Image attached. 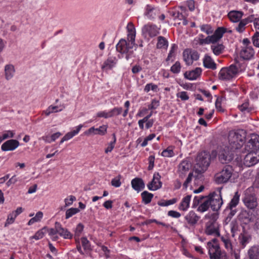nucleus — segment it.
Listing matches in <instances>:
<instances>
[{
	"label": "nucleus",
	"instance_id": "obj_58",
	"mask_svg": "<svg viewBox=\"0 0 259 259\" xmlns=\"http://www.w3.org/2000/svg\"><path fill=\"white\" fill-rule=\"evenodd\" d=\"M121 176L119 175L117 177L111 180V184L112 186L115 187H119L121 185L120 182Z\"/></svg>",
	"mask_w": 259,
	"mask_h": 259
},
{
	"label": "nucleus",
	"instance_id": "obj_41",
	"mask_svg": "<svg viewBox=\"0 0 259 259\" xmlns=\"http://www.w3.org/2000/svg\"><path fill=\"white\" fill-rule=\"evenodd\" d=\"M231 65L234 66L237 69V74L239 71H242L245 68V65L244 63H241L238 59L236 58L234 60V63Z\"/></svg>",
	"mask_w": 259,
	"mask_h": 259
},
{
	"label": "nucleus",
	"instance_id": "obj_48",
	"mask_svg": "<svg viewBox=\"0 0 259 259\" xmlns=\"http://www.w3.org/2000/svg\"><path fill=\"white\" fill-rule=\"evenodd\" d=\"M59 107L58 106H50L48 107V108L46 111V115L48 116L51 113H54V112H57L58 111H61L63 110V107L59 109Z\"/></svg>",
	"mask_w": 259,
	"mask_h": 259
},
{
	"label": "nucleus",
	"instance_id": "obj_64",
	"mask_svg": "<svg viewBox=\"0 0 259 259\" xmlns=\"http://www.w3.org/2000/svg\"><path fill=\"white\" fill-rule=\"evenodd\" d=\"M207 38L208 40L209 44H212V45L217 44V42L220 39L214 34L211 36H208Z\"/></svg>",
	"mask_w": 259,
	"mask_h": 259
},
{
	"label": "nucleus",
	"instance_id": "obj_21",
	"mask_svg": "<svg viewBox=\"0 0 259 259\" xmlns=\"http://www.w3.org/2000/svg\"><path fill=\"white\" fill-rule=\"evenodd\" d=\"M56 227L58 229V234L60 236L66 239H70L73 237V234L66 228H63L62 225L58 222L55 223Z\"/></svg>",
	"mask_w": 259,
	"mask_h": 259
},
{
	"label": "nucleus",
	"instance_id": "obj_32",
	"mask_svg": "<svg viewBox=\"0 0 259 259\" xmlns=\"http://www.w3.org/2000/svg\"><path fill=\"white\" fill-rule=\"evenodd\" d=\"M211 49L215 55L218 56L223 53L225 47L222 44H217L212 45Z\"/></svg>",
	"mask_w": 259,
	"mask_h": 259
},
{
	"label": "nucleus",
	"instance_id": "obj_38",
	"mask_svg": "<svg viewBox=\"0 0 259 259\" xmlns=\"http://www.w3.org/2000/svg\"><path fill=\"white\" fill-rule=\"evenodd\" d=\"M84 226L81 223H79L74 231V238L76 241H78L79 237L83 231Z\"/></svg>",
	"mask_w": 259,
	"mask_h": 259
},
{
	"label": "nucleus",
	"instance_id": "obj_33",
	"mask_svg": "<svg viewBox=\"0 0 259 259\" xmlns=\"http://www.w3.org/2000/svg\"><path fill=\"white\" fill-rule=\"evenodd\" d=\"M168 46V41L164 37L159 36L157 37V42L156 44V48L157 49H166Z\"/></svg>",
	"mask_w": 259,
	"mask_h": 259
},
{
	"label": "nucleus",
	"instance_id": "obj_39",
	"mask_svg": "<svg viewBox=\"0 0 259 259\" xmlns=\"http://www.w3.org/2000/svg\"><path fill=\"white\" fill-rule=\"evenodd\" d=\"M210 207L207 198L203 200L197 208V211L200 212H203L208 210Z\"/></svg>",
	"mask_w": 259,
	"mask_h": 259
},
{
	"label": "nucleus",
	"instance_id": "obj_56",
	"mask_svg": "<svg viewBox=\"0 0 259 259\" xmlns=\"http://www.w3.org/2000/svg\"><path fill=\"white\" fill-rule=\"evenodd\" d=\"M231 232L232 236L234 237L235 232L238 230V225L236 221H233L230 223Z\"/></svg>",
	"mask_w": 259,
	"mask_h": 259
},
{
	"label": "nucleus",
	"instance_id": "obj_20",
	"mask_svg": "<svg viewBox=\"0 0 259 259\" xmlns=\"http://www.w3.org/2000/svg\"><path fill=\"white\" fill-rule=\"evenodd\" d=\"M254 215L247 210H243L239 214V220L244 224L247 225L253 222Z\"/></svg>",
	"mask_w": 259,
	"mask_h": 259
},
{
	"label": "nucleus",
	"instance_id": "obj_3",
	"mask_svg": "<svg viewBox=\"0 0 259 259\" xmlns=\"http://www.w3.org/2000/svg\"><path fill=\"white\" fill-rule=\"evenodd\" d=\"M210 162V156L205 151L200 152L196 158V163L194 166V171L198 174L203 173L209 166Z\"/></svg>",
	"mask_w": 259,
	"mask_h": 259
},
{
	"label": "nucleus",
	"instance_id": "obj_1",
	"mask_svg": "<svg viewBox=\"0 0 259 259\" xmlns=\"http://www.w3.org/2000/svg\"><path fill=\"white\" fill-rule=\"evenodd\" d=\"M246 133L243 130L231 131L228 135L230 146L232 149H239L244 144Z\"/></svg>",
	"mask_w": 259,
	"mask_h": 259
},
{
	"label": "nucleus",
	"instance_id": "obj_15",
	"mask_svg": "<svg viewBox=\"0 0 259 259\" xmlns=\"http://www.w3.org/2000/svg\"><path fill=\"white\" fill-rule=\"evenodd\" d=\"M160 178L161 176L159 172H154L151 182L147 185L149 190L155 191L161 188L162 183L160 181Z\"/></svg>",
	"mask_w": 259,
	"mask_h": 259
},
{
	"label": "nucleus",
	"instance_id": "obj_47",
	"mask_svg": "<svg viewBox=\"0 0 259 259\" xmlns=\"http://www.w3.org/2000/svg\"><path fill=\"white\" fill-rule=\"evenodd\" d=\"M181 65L179 61H176L175 63L171 67L170 71L173 73L178 74L180 72Z\"/></svg>",
	"mask_w": 259,
	"mask_h": 259
},
{
	"label": "nucleus",
	"instance_id": "obj_57",
	"mask_svg": "<svg viewBox=\"0 0 259 259\" xmlns=\"http://www.w3.org/2000/svg\"><path fill=\"white\" fill-rule=\"evenodd\" d=\"M252 43L254 46L259 48V32L256 31L252 37Z\"/></svg>",
	"mask_w": 259,
	"mask_h": 259
},
{
	"label": "nucleus",
	"instance_id": "obj_14",
	"mask_svg": "<svg viewBox=\"0 0 259 259\" xmlns=\"http://www.w3.org/2000/svg\"><path fill=\"white\" fill-rule=\"evenodd\" d=\"M242 201L246 207L250 209H254L257 206V199L253 194L245 193Z\"/></svg>",
	"mask_w": 259,
	"mask_h": 259
},
{
	"label": "nucleus",
	"instance_id": "obj_34",
	"mask_svg": "<svg viewBox=\"0 0 259 259\" xmlns=\"http://www.w3.org/2000/svg\"><path fill=\"white\" fill-rule=\"evenodd\" d=\"M141 197L142 198V202L144 204H147L151 201L153 197V194L147 191H145L141 193Z\"/></svg>",
	"mask_w": 259,
	"mask_h": 259
},
{
	"label": "nucleus",
	"instance_id": "obj_10",
	"mask_svg": "<svg viewBox=\"0 0 259 259\" xmlns=\"http://www.w3.org/2000/svg\"><path fill=\"white\" fill-rule=\"evenodd\" d=\"M245 150L248 152H259V136L253 134L245 145Z\"/></svg>",
	"mask_w": 259,
	"mask_h": 259
},
{
	"label": "nucleus",
	"instance_id": "obj_42",
	"mask_svg": "<svg viewBox=\"0 0 259 259\" xmlns=\"http://www.w3.org/2000/svg\"><path fill=\"white\" fill-rule=\"evenodd\" d=\"M122 108L121 107H115L109 111L110 118L118 116L122 112Z\"/></svg>",
	"mask_w": 259,
	"mask_h": 259
},
{
	"label": "nucleus",
	"instance_id": "obj_63",
	"mask_svg": "<svg viewBox=\"0 0 259 259\" xmlns=\"http://www.w3.org/2000/svg\"><path fill=\"white\" fill-rule=\"evenodd\" d=\"M126 29L128 31V34L136 33L135 27L132 22H130L128 23L126 26Z\"/></svg>",
	"mask_w": 259,
	"mask_h": 259
},
{
	"label": "nucleus",
	"instance_id": "obj_62",
	"mask_svg": "<svg viewBox=\"0 0 259 259\" xmlns=\"http://www.w3.org/2000/svg\"><path fill=\"white\" fill-rule=\"evenodd\" d=\"M248 106H249L248 102H245L242 105H239L238 106V108H239V110L242 112L246 111L247 112H249L250 110L248 108Z\"/></svg>",
	"mask_w": 259,
	"mask_h": 259
},
{
	"label": "nucleus",
	"instance_id": "obj_9",
	"mask_svg": "<svg viewBox=\"0 0 259 259\" xmlns=\"http://www.w3.org/2000/svg\"><path fill=\"white\" fill-rule=\"evenodd\" d=\"M160 27L155 24L148 23L145 24L142 29V32L145 37L148 36L153 38L157 36L160 33Z\"/></svg>",
	"mask_w": 259,
	"mask_h": 259
},
{
	"label": "nucleus",
	"instance_id": "obj_5",
	"mask_svg": "<svg viewBox=\"0 0 259 259\" xmlns=\"http://www.w3.org/2000/svg\"><path fill=\"white\" fill-rule=\"evenodd\" d=\"M222 188H218L215 191L210 193L208 195V201L210 207L214 211L219 210L223 204L221 189Z\"/></svg>",
	"mask_w": 259,
	"mask_h": 259
},
{
	"label": "nucleus",
	"instance_id": "obj_54",
	"mask_svg": "<svg viewBox=\"0 0 259 259\" xmlns=\"http://www.w3.org/2000/svg\"><path fill=\"white\" fill-rule=\"evenodd\" d=\"M174 155V151L170 147H168L166 149L164 150L162 153L161 155L164 157H172Z\"/></svg>",
	"mask_w": 259,
	"mask_h": 259
},
{
	"label": "nucleus",
	"instance_id": "obj_37",
	"mask_svg": "<svg viewBox=\"0 0 259 259\" xmlns=\"http://www.w3.org/2000/svg\"><path fill=\"white\" fill-rule=\"evenodd\" d=\"M220 237L222 241L224 243L225 248L228 250L232 251V245L229 236L227 235H225L221 236Z\"/></svg>",
	"mask_w": 259,
	"mask_h": 259
},
{
	"label": "nucleus",
	"instance_id": "obj_44",
	"mask_svg": "<svg viewBox=\"0 0 259 259\" xmlns=\"http://www.w3.org/2000/svg\"><path fill=\"white\" fill-rule=\"evenodd\" d=\"M107 125H102L99 128H95V135H99L101 136L105 135L107 133Z\"/></svg>",
	"mask_w": 259,
	"mask_h": 259
},
{
	"label": "nucleus",
	"instance_id": "obj_40",
	"mask_svg": "<svg viewBox=\"0 0 259 259\" xmlns=\"http://www.w3.org/2000/svg\"><path fill=\"white\" fill-rule=\"evenodd\" d=\"M183 57L184 61L186 62L187 65L192 64V61L191 58V54L189 50H185L183 53Z\"/></svg>",
	"mask_w": 259,
	"mask_h": 259
},
{
	"label": "nucleus",
	"instance_id": "obj_52",
	"mask_svg": "<svg viewBox=\"0 0 259 259\" xmlns=\"http://www.w3.org/2000/svg\"><path fill=\"white\" fill-rule=\"evenodd\" d=\"M227 29L226 28L221 27H218L214 32V34L217 36L219 39H221L223 34L226 32Z\"/></svg>",
	"mask_w": 259,
	"mask_h": 259
},
{
	"label": "nucleus",
	"instance_id": "obj_27",
	"mask_svg": "<svg viewBox=\"0 0 259 259\" xmlns=\"http://www.w3.org/2000/svg\"><path fill=\"white\" fill-rule=\"evenodd\" d=\"M190 166V163L188 161H182L178 168V171L180 177L183 178L186 173L189 171Z\"/></svg>",
	"mask_w": 259,
	"mask_h": 259
},
{
	"label": "nucleus",
	"instance_id": "obj_50",
	"mask_svg": "<svg viewBox=\"0 0 259 259\" xmlns=\"http://www.w3.org/2000/svg\"><path fill=\"white\" fill-rule=\"evenodd\" d=\"M200 29L202 31L205 32L207 34H210L213 33V30L212 27L208 24H204L200 26Z\"/></svg>",
	"mask_w": 259,
	"mask_h": 259
},
{
	"label": "nucleus",
	"instance_id": "obj_18",
	"mask_svg": "<svg viewBox=\"0 0 259 259\" xmlns=\"http://www.w3.org/2000/svg\"><path fill=\"white\" fill-rule=\"evenodd\" d=\"M19 145V142L16 140H9L4 143L1 149L4 151H13L16 149Z\"/></svg>",
	"mask_w": 259,
	"mask_h": 259
},
{
	"label": "nucleus",
	"instance_id": "obj_23",
	"mask_svg": "<svg viewBox=\"0 0 259 259\" xmlns=\"http://www.w3.org/2000/svg\"><path fill=\"white\" fill-rule=\"evenodd\" d=\"M200 217L193 211H190L185 217V219L188 224L191 226H194L199 220Z\"/></svg>",
	"mask_w": 259,
	"mask_h": 259
},
{
	"label": "nucleus",
	"instance_id": "obj_45",
	"mask_svg": "<svg viewBox=\"0 0 259 259\" xmlns=\"http://www.w3.org/2000/svg\"><path fill=\"white\" fill-rule=\"evenodd\" d=\"M43 213L41 211H38L36 213L35 216L31 218L28 222V225H31L35 222L39 221L42 218Z\"/></svg>",
	"mask_w": 259,
	"mask_h": 259
},
{
	"label": "nucleus",
	"instance_id": "obj_7",
	"mask_svg": "<svg viewBox=\"0 0 259 259\" xmlns=\"http://www.w3.org/2000/svg\"><path fill=\"white\" fill-rule=\"evenodd\" d=\"M240 194L238 192H236L233 198L224 210L227 217L225 219V222L228 223L231 219L235 215L237 210L236 208L239 202Z\"/></svg>",
	"mask_w": 259,
	"mask_h": 259
},
{
	"label": "nucleus",
	"instance_id": "obj_11",
	"mask_svg": "<svg viewBox=\"0 0 259 259\" xmlns=\"http://www.w3.org/2000/svg\"><path fill=\"white\" fill-rule=\"evenodd\" d=\"M219 161L222 163H228L233 160L234 154L228 147L221 149L218 153Z\"/></svg>",
	"mask_w": 259,
	"mask_h": 259
},
{
	"label": "nucleus",
	"instance_id": "obj_19",
	"mask_svg": "<svg viewBox=\"0 0 259 259\" xmlns=\"http://www.w3.org/2000/svg\"><path fill=\"white\" fill-rule=\"evenodd\" d=\"M238 239L240 246L244 248L251 241L252 236L249 232L244 230L239 235Z\"/></svg>",
	"mask_w": 259,
	"mask_h": 259
},
{
	"label": "nucleus",
	"instance_id": "obj_55",
	"mask_svg": "<svg viewBox=\"0 0 259 259\" xmlns=\"http://www.w3.org/2000/svg\"><path fill=\"white\" fill-rule=\"evenodd\" d=\"M208 198L207 196H195L194 198L193 201V206H195L198 205L199 203H202L203 201V200L206 199Z\"/></svg>",
	"mask_w": 259,
	"mask_h": 259
},
{
	"label": "nucleus",
	"instance_id": "obj_36",
	"mask_svg": "<svg viewBox=\"0 0 259 259\" xmlns=\"http://www.w3.org/2000/svg\"><path fill=\"white\" fill-rule=\"evenodd\" d=\"M47 227H44L42 229L37 231L35 234L30 237L31 239H34L36 240L42 238L45 234L47 233Z\"/></svg>",
	"mask_w": 259,
	"mask_h": 259
},
{
	"label": "nucleus",
	"instance_id": "obj_30",
	"mask_svg": "<svg viewBox=\"0 0 259 259\" xmlns=\"http://www.w3.org/2000/svg\"><path fill=\"white\" fill-rule=\"evenodd\" d=\"M82 127V125L80 124L78 126H77L75 130H73L71 131L70 132H69L67 133L61 140L60 143L62 144L64 141L69 140V139L73 138L74 136L77 135L79 131H80L81 128Z\"/></svg>",
	"mask_w": 259,
	"mask_h": 259
},
{
	"label": "nucleus",
	"instance_id": "obj_61",
	"mask_svg": "<svg viewBox=\"0 0 259 259\" xmlns=\"http://www.w3.org/2000/svg\"><path fill=\"white\" fill-rule=\"evenodd\" d=\"M148 162H149L148 170H151L153 169V168L154 166L155 156L154 155H150L148 157Z\"/></svg>",
	"mask_w": 259,
	"mask_h": 259
},
{
	"label": "nucleus",
	"instance_id": "obj_13",
	"mask_svg": "<svg viewBox=\"0 0 259 259\" xmlns=\"http://www.w3.org/2000/svg\"><path fill=\"white\" fill-rule=\"evenodd\" d=\"M160 13L158 7L151 5H147L144 12V15L150 20H153Z\"/></svg>",
	"mask_w": 259,
	"mask_h": 259
},
{
	"label": "nucleus",
	"instance_id": "obj_26",
	"mask_svg": "<svg viewBox=\"0 0 259 259\" xmlns=\"http://www.w3.org/2000/svg\"><path fill=\"white\" fill-rule=\"evenodd\" d=\"M117 60L115 57H109L102 66V69L107 71L112 69L117 63Z\"/></svg>",
	"mask_w": 259,
	"mask_h": 259
},
{
	"label": "nucleus",
	"instance_id": "obj_46",
	"mask_svg": "<svg viewBox=\"0 0 259 259\" xmlns=\"http://www.w3.org/2000/svg\"><path fill=\"white\" fill-rule=\"evenodd\" d=\"M81 242L83 249L85 251H90L92 249L90 242L86 237L81 238Z\"/></svg>",
	"mask_w": 259,
	"mask_h": 259
},
{
	"label": "nucleus",
	"instance_id": "obj_49",
	"mask_svg": "<svg viewBox=\"0 0 259 259\" xmlns=\"http://www.w3.org/2000/svg\"><path fill=\"white\" fill-rule=\"evenodd\" d=\"M239 24L236 28V30L239 33L243 32L245 30V26L247 24L245 20L242 19L239 21Z\"/></svg>",
	"mask_w": 259,
	"mask_h": 259
},
{
	"label": "nucleus",
	"instance_id": "obj_43",
	"mask_svg": "<svg viewBox=\"0 0 259 259\" xmlns=\"http://www.w3.org/2000/svg\"><path fill=\"white\" fill-rule=\"evenodd\" d=\"M79 211V209L77 208H70L67 209L65 213V219H68L73 215L76 214Z\"/></svg>",
	"mask_w": 259,
	"mask_h": 259
},
{
	"label": "nucleus",
	"instance_id": "obj_12",
	"mask_svg": "<svg viewBox=\"0 0 259 259\" xmlns=\"http://www.w3.org/2000/svg\"><path fill=\"white\" fill-rule=\"evenodd\" d=\"M259 161V152H248L243 160L244 164L247 167L254 165Z\"/></svg>",
	"mask_w": 259,
	"mask_h": 259
},
{
	"label": "nucleus",
	"instance_id": "obj_6",
	"mask_svg": "<svg viewBox=\"0 0 259 259\" xmlns=\"http://www.w3.org/2000/svg\"><path fill=\"white\" fill-rule=\"evenodd\" d=\"M234 169L230 165H225L222 170L215 174L214 177L215 182L218 184L226 183L231 178Z\"/></svg>",
	"mask_w": 259,
	"mask_h": 259
},
{
	"label": "nucleus",
	"instance_id": "obj_4",
	"mask_svg": "<svg viewBox=\"0 0 259 259\" xmlns=\"http://www.w3.org/2000/svg\"><path fill=\"white\" fill-rule=\"evenodd\" d=\"M207 246L210 259H229L226 253L221 251L217 239L213 238L209 241Z\"/></svg>",
	"mask_w": 259,
	"mask_h": 259
},
{
	"label": "nucleus",
	"instance_id": "obj_25",
	"mask_svg": "<svg viewBox=\"0 0 259 259\" xmlns=\"http://www.w3.org/2000/svg\"><path fill=\"white\" fill-rule=\"evenodd\" d=\"M132 187L133 189L138 192L141 191L145 188V183L142 179L135 178L131 181Z\"/></svg>",
	"mask_w": 259,
	"mask_h": 259
},
{
	"label": "nucleus",
	"instance_id": "obj_22",
	"mask_svg": "<svg viewBox=\"0 0 259 259\" xmlns=\"http://www.w3.org/2000/svg\"><path fill=\"white\" fill-rule=\"evenodd\" d=\"M202 72V69L199 67H197L195 69L190 71H186L184 74V77L187 79L193 80L196 79L199 77Z\"/></svg>",
	"mask_w": 259,
	"mask_h": 259
},
{
	"label": "nucleus",
	"instance_id": "obj_16",
	"mask_svg": "<svg viewBox=\"0 0 259 259\" xmlns=\"http://www.w3.org/2000/svg\"><path fill=\"white\" fill-rule=\"evenodd\" d=\"M254 51L251 46L245 47L240 52L239 55L241 58L243 60H250L254 56Z\"/></svg>",
	"mask_w": 259,
	"mask_h": 259
},
{
	"label": "nucleus",
	"instance_id": "obj_53",
	"mask_svg": "<svg viewBox=\"0 0 259 259\" xmlns=\"http://www.w3.org/2000/svg\"><path fill=\"white\" fill-rule=\"evenodd\" d=\"M169 14L172 17L175 19L176 18H178L180 20H181V18H184V15L180 13L179 11H177L174 10H170L168 12Z\"/></svg>",
	"mask_w": 259,
	"mask_h": 259
},
{
	"label": "nucleus",
	"instance_id": "obj_51",
	"mask_svg": "<svg viewBox=\"0 0 259 259\" xmlns=\"http://www.w3.org/2000/svg\"><path fill=\"white\" fill-rule=\"evenodd\" d=\"M16 217H17L16 215H15L13 212L9 214L6 222L5 224V227H7L9 225L13 224L14 222Z\"/></svg>",
	"mask_w": 259,
	"mask_h": 259
},
{
	"label": "nucleus",
	"instance_id": "obj_29",
	"mask_svg": "<svg viewBox=\"0 0 259 259\" xmlns=\"http://www.w3.org/2000/svg\"><path fill=\"white\" fill-rule=\"evenodd\" d=\"M247 254L249 259H259V246L254 245L250 247Z\"/></svg>",
	"mask_w": 259,
	"mask_h": 259
},
{
	"label": "nucleus",
	"instance_id": "obj_8",
	"mask_svg": "<svg viewBox=\"0 0 259 259\" xmlns=\"http://www.w3.org/2000/svg\"><path fill=\"white\" fill-rule=\"evenodd\" d=\"M237 74V69L233 65L223 67L220 71L218 77L220 80L229 81L232 80Z\"/></svg>",
	"mask_w": 259,
	"mask_h": 259
},
{
	"label": "nucleus",
	"instance_id": "obj_35",
	"mask_svg": "<svg viewBox=\"0 0 259 259\" xmlns=\"http://www.w3.org/2000/svg\"><path fill=\"white\" fill-rule=\"evenodd\" d=\"M6 78L7 80L11 79L15 72L14 67L12 65H7L5 68Z\"/></svg>",
	"mask_w": 259,
	"mask_h": 259
},
{
	"label": "nucleus",
	"instance_id": "obj_60",
	"mask_svg": "<svg viewBox=\"0 0 259 259\" xmlns=\"http://www.w3.org/2000/svg\"><path fill=\"white\" fill-rule=\"evenodd\" d=\"M177 97L180 98L182 101L188 100L189 98L187 93L185 91L181 92L177 94Z\"/></svg>",
	"mask_w": 259,
	"mask_h": 259
},
{
	"label": "nucleus",
	"instance_id": "obj_24",
	"mask_svg": "<svg viewBox=\"0 0 259 259\" xmlns=\"http://www.w3.org/2000/svg\"><path fill=\"white\" fill-rule=\"evenodd\" d=\"M243 14L244 13L242 11L233 10L228 13V17L231 22L236 23L241 20Z\"/></svg>",
	"mask_w": 259,
	"mask_h": 259
},
{
	"label": "nucleus",
	"instance_id": "obj_17",
	"mask_svg": "<svg viewBox=\"0 0 259 259\" xmlns=\"http://www.w3.org/2000/svg\"><path fill=\"white\" fill-rule=\"evenodd\" d=\"M116 50L121 54L128 53L129 50L132 49V45L124 39H121L116 46Z\"/></svg>",
	"mask_w": 259,
	"mask_h": 259
},
{
	"label": "nucleus",
	"instance_id": "obj_31",
	"mask_svg": "<svg viewBox=\"0 0 259 259\" xmlns=\"http://www.w3.org/2000/svg\"><path fill=\"white\" fill-rule=\"evenodd\" d=\"M191 198V196L189 195L184 197L179 205V209L181 210L186 211L189 207Z\"/></svg>",
	"mask_w": 259,
	"mask_h": 259
},
{
	"label": "nucleus",
	"instance_id": "obj_28",
	"mask_svg": "<svg viewBox=\"0 0 259 259\" xmlns=\"http://www.w3.org/2000/svg\"><path fill=\"white\" fill-rule=\"evenodd\" d=\"M203 66L206 68L214 70L217 68V64L210 56L205 55L203 60Z\"/></svg>",
	"mask_w": 259,
	"mask_h": 259
},
{
	"label": "nucleus",
	"instance_id": "obj_2",
	"mask_svg": "<svg viewBox=\"0 0 259 259\" xmlns=\"http://www.w3.org/2000/svg\"><path fill=\"white\" fill-rule=\"evenodd\" d=\"M209 218L210 220L205 224V233L207 235L214 236L215 237L221 236L220 225L217 221L218 214L212 213L205 215V218Z\"/></svg>",
	"mask_w": 259,
	"mask_h": 259
},
{
	"label": "nucleus",
	"instance_id": "obj_59",
	"mask_svg": "<svg viewBox=\"0 0 259 259\" xmlns=\"http://www.w3.org/2000/svg\"><path fill=\"white\" fill-rule=\"evenodd\" d=\"M159 106L158 100L154 99L151 101V104L148 105V109L153 110L156 109Z\"/></svg>",
	"mask_w": 259,
	"mask_h": 259
}]
</instances>
